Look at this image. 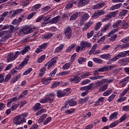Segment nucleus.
I'll list each match as a JSON object with an SVG mask.
<instances>
[{
	"label": "nucleus",
	"instance_id": "obj_49",
	"mask_svg": "<svg viewBox=\"0 0 129 129\" xmlns=\"http://www.w3.org/2000/svg\"><path fill=\"white\" fill-rule=\"evenodd\" d=\"M33 71V69L32 68H30L29 69H28V70H27L26 71H25L23 73V75L24 76H26V75H28V74H30V73H31V72H32Z\"/></svg>",
	"mask_w": 129,
	"mask_h": 129
},
{
	"label": "nucleus",
	"instance_id": "obj_51",
	"mask_svg": "<svg viewBox=\"0 0 129 129\" xmlns=\"http://www.w3.org/2000/svg\"><path fill=\"white\" fill-rule=\"evenodd\" d=\"M100 16L99 15V13L98 12H95L93 15L91 17V19H94V20H95L96 19H97V18H99Z\"/></svg>",
	"mask_w": 129,
	"mask_h": 129
},
{
	"label": "nucleus",
	"instance_id": "obj_48",
	"mask_svg": "<svg viewBox=\"0 0 129 129\" xmlns=\"http://www.w3.org/2000/svg\"><path fill=\"white\" fill-rule=\"evenodd\" d=\"M41 7H42V5H41V4H37L36 5H34L33 7H32V11H33L34 12L39 10V9H40V8H41Z\"/></svg>",
	"mask_w": 129,
	"mask_h": 129
},
{
	"label": "nucleus",
	"instance_id": "obj_10",
	"mask_svg": "<svg viewBox=\"0 0 129 129\" xmlns=\"http://www.w3.org/2000/svg\"><path fill=\"white\" fill-rule=\"evenodd\" d=\"M47 101L49 102H53L55 99V94L53 93H48L45 95Z\"/></svg>",
	"mask_w": 129,
	"mask_h": 129
},
{
	"label": "nucleus",
	"instance_id": "obj_56",
	"mask_svg": "<svg viewBox=\"0 0 129 129\" xmlns=\"http://www.w3.org/2000/svg\"><path fill=\"white\" fill-rule=\"evenodd\" d=\"M59 85H60V82H55L51 85V88H56V87L59 86Z\"/></svg>",
	"mask_w": 129,
	"mask_h": 129
},
{
	"label": "nucleus",
	"instance_id": "obj_42",
	"mask_svg": "<svg viewBox=\"0 0 129 129\" xmlns=\"http://www.w3.org/2000/svg\"><path fill=\"white\" fill-rule=\"evenodd\" d=\"M110 27V23H108L102 29V33H105L106 32V30L108 29Z\"/></svg>",
	"mask_w": 129,
	"mask_h": 129
},
{
	"label": "nucleus",
	"instance_id": "obj_34",
	"mask_svg": "<svg viewBox=\"0 0 129 129\" xmlns=\"http://www.w3.org/2000/svg\"><path fill=\"white\" fill-rule=\"evenodd\" d=\"M8 14H9V12L6 11V12H5L2 14V15L0 17V23H2V22H3L5 20V18H6V17H7V16H8Z\"/></svg>",
	"mask_w": 129,
	"mask_h": 129
},
{
	"label": "nucleus",
	"instance_id": "obj_25",
	"mask_svg": "<svg viewBox=\"0 0 129 129\" xmlns=\"http://www.w3.org/2000/svg\"><path fill=\"white\" fill-rule=\"evenodd\" d=\"M129 47V42L124 44H119L117 45V48L119 49H125V48H127Z\"/></svg>",
	"mask_w": 129,
	"mask_h": 129
},
{
	"label": "nucleus",
	"instance_id": "obj_9",
	"mask_svg": "<svg viewBox=\"0 0 129 129\" xmlns=\"http://www.w3.org/2000/svg\"><path fill=\"white\" fill-rule=\"evenodd\" d=\"M24 32H25V35H28L33 33L35 31V28H31L29 26H25L23 27Z\"/></svg>",
	"mask_w": 129,
	"mask_h": 129
},
{
	"label": "nucleus",
	"instance_id": "obj_35",
	"mask_svg": "<svg viewBox=\"0 0 129 129\" xmlns=\"http://www.w3.org/2000/svg\"><path fill=\"white\" fill-rule=\"evenodd\" d=\"M57 96H58V97H63V96H65V93L64 92V91H62L61 90H57Z\"/></svg>",
	"mask_w": 129,
	"mask_h": 129
},
{
	"label": "nucleus",
	"instance_id": "obj_52",
	"mask_svg": "<svg viewBox=\"0 0 129 129\" xmlns=\"http://www.w3.org/2000/svg\"><path fill=\"white\" fill-rule=\"evenodd\" d=\"M76 56H77V54L76 53H74L71 56V59H70V62H71V63H73V62L75 60V58H76Z\"/></svg>",
	"mask_w": 129,
	"mask_h": 129
},
{
	"label": "nucleus",
	"instance_id": "obj_12",
	"mask_svg": "<svg viewBox=\"0 0 129 129\" xmlns=\"http://www.w3.org/2000/svg\"><path fill=\"white\" fill-rule=\"evenodd\" d=\"M13 123L15 125H20V124H22L23 122L21 120L20 117L18 115L14 118Z\"/></svg>",
	"mask_w": 129,
	"mask_h": 129
},
{
	"label": "nucleus",
	"instance_id": "obj_20",
	"mask_svg": "<svg viewBox=\"0 0 129 129\" xmlns=\"http://www.w3.org/2000/svg\"><path fill=\"white\" fill-rule=\"evenodd\" d=\"M129 77H127L126 79H124L119 82V84L121 85V87H124L126 85L125 82H128Z\"/></svg>",
	"mask_w": 129,
	"mask_h": 129
},
{
	"label": "nucleus",
	"instance_id": "obj_27",
	"mask_svg": "<svg viewBox=\"0 0 129 129\" xmlns=\"http://www.w3.org/2000/svg\"><path fill=\"white\" fill-rule=\"evenodd\" d=\"M63 48H64V44H61L59 46L57 47L55 49V53H59L61 52L62 50H63Z\"/></svg>",
	"mask_w": 129,
	"mask_h": 129
},
{
	"label": "nucleus",
	"instance_id": "obj_63",
	"mask_svg": "<svg viewBox=\"0 0 129 129\" xmlns=\"http://www.w3.org/2000/svg\"><path fill=\"white\" fill-rule=\"evenodd\" d=\"M43 112H46V109H42L36 112V115H41V114H42Z\"/></svg>",
	"mask_w": 129,
	"mask_h": 129
},
{
	"label": "nucleus",
	"instance_id": "obj_60",
	"mask_svg": "<svg viewBox=\"0 0 129 129\" xmlns=\"http://www.w3.org/2000/svg\"><path fill=\"white\" fill-rule=\"evenodd\" d=\"M94 35V31L92 30L90 32H89L87 34V38L88 39H90V38H91L92 36Z\"/></svg>",
	"mask_w": 129,
	"mask_h": 129
},
{
	"label": "nucleus",
	"instance_id": "obj_17",
	"mask_svg": "<svg viewBox=\"0 0 129 129\" xmlns=\"http://www.w3.org/2000/svg\"><path fill=\"white\" fill-rule=\"evenodd\" d=\"M89 3V0H80L78 3V7L80 8L87 5Z\"/></svg>",
	"mask_w": 129,
	"mask_h": 129
},
{
	"label": "nucleus",
	"instance_id": "obj_15",
	"mask_svg": "<svg viewBox=\"0 0 129 129\" xmlns=\"http://www.w3.org/2000/svg\"><path fill=\"white\" fill-rule=\"evenodd\" d=\"M92 24H93V22H92L91 20H89L88 22L85 23V26L83 28V30L84 31H86V30L89 29V28H90Z\"/></svg>",
	"mask_w": 129,
	"mask_h": 129
},
{
	"label": "nucleus",
	"instance_id": "obj_28",
	"mask_svg": "<svg viewBox=\"0 0 129 129\" xmlns=\"http://www.w3.org/2000/svg\"><path fill=\"white\" fill-rule=\"evenodd\" d=\"M116 94L117 93L116 92H114L113 94H112L108 98V101L109 102H111V101H113V99H114V98L115 96H116Z\"/></svg>",
	"mask_w": 129,
	"mask_h": 129
},
{
	"label": "nucleus",
	"instance_id": "obj_3",
	"mask_svg": "<svg viewBox=\"0 0 129 129\" xmlns=\"http://www.w3.org/2000/svg\"><path fill=\"white\" fill-rule=\"evenodd\" d=\"M118 31V29H113L108 34V37H111V38H109L110 41H112L113 42L114 41H115V39L116 38H117V35L114 34V33H116V32Z\"/></svg>",
	"mask_w": 129,
	"mask_h": 129
},
{
	"label": "nucleus",
	"instance_id": "obj_61",
	"mask_svg": "<svg viewBox=\"0 0 129 129\" xmlns=\"http://www.w3.org/2000/svg\"><path fill=\"white\" fill-rule=\"evenodd\" d=\"M24 35H26V32L24 30V28H22L18 33V35L20 36H23Z\"/></svg>",
	"mask_w": 129,
	"mask_h": 129
},
{
	"label": "nucleus",
	"instance_id": "obj_45",
	"mask_svg": "<svg viewBox=\"0 0 129 129\" xmlns=\"http://www.w3.org/2000/svg\"><path fill=\"white\" fill-rule=\"evenodd\" d=\"M91 75H92V74L91 72H86L84 74H83L81 76V78L84 79V78H87L88 76H90Z\"/></svg>",
	"mask_w": 129,
	"mask_h": 129
},
{
	"label": "nucleus",
	"instance_id": "obj_16",
	"mask_svg": "<svg viewBox=\"0 0 129 129\" xmlns=\"http://www.w3.org/2000/svg\"><path fill=\"white\" fill-rule=\"evenodd\" d=\"M103 102H104V97H101L98 99V100H97L96 101L94 105L95 106H98V105H99V104H101L103 103Z\"/></svg>",
	"mask_w": 129,
	"mask_h": 129
},
{
	"label": "nucleus",
	"instance_id": "obj_11",
	"mask_svg": "<svg viewBox=\"0 0 129 129\" xmlns=\"http://www.w3.org/2000/svg\"><path fill=\"white\" fill-rule=\"evenodd\" d=\"M51 81H52V78L51 77H44L41 80L42 84H44V85H48V84H49Z\"/></svg>",
	"mask_w": 129,
	"mask_h": 129
},
{
	"label": "nucleus",
	"instance_id": "obj_31",
	"mask_svg": "<svg viewBox=\"0 0 129 129\" xmlns=\"http://www.w3.org/2000/svg\"><path fill=\"white\" fill-rule=\"evenodd\" d=\"M68 74H70V71H63L59 73L58 74H57L56 75L57 76H63L64 75H68Z\"/></svg>",
	"mask_w": 129,
	"mask_h": 129
},
{
	"label": "nucleus",
	"instance_id": "obj_40",
	"mask_svg": "<svg viewBox=\"0 0 129 129\" xmlns=\"http://www.w3.org/2000/svg\"><path fill=\"white\" fill-rule=\"evenodd\" d=\"M119 122L118 120H116L113 122H112L109 125V127L111 128L112 127H114L116 126V125H118Z\"/></svg>",
	"mask_w": 129,
	"mask_h": 129
},
{
	"label": "nucleus",
	"instance_id": "obj_36",
	"mask_svg": "<svg viewBox=\"0 0 129 129\" xmlns=\"http://www.w3.org/2000/svg\"><path fill=\"white\" fill-rule=\"evenodd\" d=\"M119 64L122 65V66H125L126 65V59L121 58L118 60Z\"/></svg>",
	"mask_w": 129,
	"mask_h": 129
},
{
	"label": "nucleus",
	"instance_id": "obj_14",
	"mask_svg": "<svg viewBox=\"0 0 129 129\" xmlns=\"http://www.w3.org/2000/svg\"><path fill=\"white\" fill-rule=\"evenodd\" d=\"M89 18V15L88 14H85L83 16L82 18L80 19V22L81 24H84Z\"/></svg>",
	"mask_w": 129,
	"mask_h": 129
},
{
	"label": "nucleus",
	"instance_id": "obj_7",
	"mask_svg": "<svg viewBox=\"0 0 129 129\" xmlns=\"http://www.w3.org/2000/svg\"><path fill=\"white\" fill-rule=\"evenodd\" d=\"M64 33L66 37H67L68 39H70L72 36V29L71 27H66L64 30Z\"/></svg>",
	"mask_w": 129,
	"mask_h": 129
},
{
	"label": "nucleus",
	"instance_id": "obj_2",
	"mask_svg": "<svg viewBox=\"0 0 129 129\" xmlns=\"http://www.w3.org/2000/svg\"><path fill=\"white\" fill-rule=\"evenodd\" d=\"M126 56H129L128 53H127V50L119 53V54L116 55L114 58L110 59L107 64H111V63L115 62L116 60H118L120 58H123L124 57H126Z\"/></svg>",
	"mask_w": 129,
	"mask_h": 129
},
{
	"label": "nucleus",
	"instance_id": "obj_30",
	"mask_svg": "<svg viewBox=\"0 0 129 129\" xmlns=\"http://www.w3.org/2000/svg\"><path fill=\"white\" fill-rule=\"evenodd\" d=\"M46 70L47 69L45 67H43L42 69H40V73L38 74L39 77H43Z\"/></svg>",
	"mask_w": 129,
	"mask_h": 129
},
{
	"label": "nucleus",
	"instance_id": "obj_1",
	"mask_svg": "<svg viewBox=\"0 0 129 129\" xmlns=\"http://www.w3.org/2000/svg\"><path fill=\"white\" fill-rule=\"evenodd\" d=\"M30 50L31 47L27 46L22 51H16L15 54L13 52H10L7 56V60L8 62H13V61H15L18 58L19 55H25L26 53L29 52Z\"/></svg>",
	"mask_w": 129,
	"mask_h": 129
},
{
	"label": "nucleus",
	"instance_id": "obj_21",
	"mask_svg": "<svg viewBox=\"0 0 129 129\" xmlns=\"http://www.w3.org/2000/svg\"><path fill=\"white\" fill-rule=\"evenodd\" d=\"M70 81L72 82H74V83H78L80 82V77L78 76H76L74 78L70 79Z\"/></svg>",
	"mask_w": 129,
	"mask_h": 129
},
{
	"label": "nucleus",
	"instance_id": "obj_41",
	"mask_svg": "<svg viewBox=\"0 0 129 129\" xmlns=\"http://www.w3.org/2000/svg\"><path fill=\"white\" fill-rule=\"evenodd\" d=\"M27 94H28V91H27V90L24 91L18 97V100H20V99H22V98H23V97H25V96H26V95H27Z\"/></svg>",
	"mask_w": 129,
	"mask_h": 129
},
{
	"label": "nucleus",
	"instance_id": "obj_43",
	"mask_svg": "<svg viewBox=\"0 0 129 129\" xmlns=\"http://www.w3.org/2000/svg\"><path fill=\"white\" fill-rule=\"evenodd\" d=\"M23 12V9H18L17 10H15L13 12L12 17H15V16H17V15H19L20 13H22Z\"/></svg>",
	"mask_w": 129,
	"mask_h": 129
},
{
	"label": "nucleus",
	"instance_id": "obj_32",
	"mask_svg": "<svg viewBox=\"0 0 129 129\" xmlns=\"http://www.w3.org/2000/svg\"><path fill=\"white\" fill-rule=\"evenodd\" d=\"M101 26H102L101 22H98L95 26V31H98V30H99L101 27Z\"/></svg>",
	"mask_w": 129,
	"mask_h": 129
},
{
	"label": "nucleus",
	"instance_id": "obj_50",
	"mask_svg": "<svg viewBox=\"0 0 129 129\" xmlns=\"http://www.w3.org/2000/svg\"><path fill=\"white\" fill-rule=\"evenodd\" d=\"M68 103H69L70 106H75L77 104V102L70 100L68 102Z\"/></svg>",
	"mask_w": 129,
	"mask_h": 129
},
{
	"label": "nucleus",
	"instance_id": "obj_59",
	"mask_svg": "<svg viewBox=\"0 0 129 129\" xmlns=\"http://www.w3.org/2000/svg\"><path fill=\"white\" fill-rule=\"evenodd\" d=\"M51 120H52V117H48L45 120V121L43 122L44 125H46V124H48V123H49V122H50Z\"/></svg>",
	"mask_w": 129,
	"mask_h": 129
},
{
	"label": "nucleus",
	"instance_id": "obj_23",
	"mask_svg": "<svg viewBox=\"0 0 129 129\" xmlns=\"http://www.w3.org/2000/svg\"><path fill=\"white\" fill-rule=\"evenodd\" d=\"M87 58L81 56L78 59V62L79 64H82L83 63H85V61H87Z\"/></svg>",
	"mask_w": 129,
	"mask_h": 129
},
{
	"label": "nucleus",
	"instance_id": "obj_44",
	"mask_svg": "<svg viewBox=\"0 0 129 129\" xmlns=\"http://www.w3.org/2000/svg\"><path fill=\"white\" fill-rule=\"evenodd\" d=\"M78 17V13H75L70 18V21H75Z\"/></svg>",
	"mask_w": 129,
	"mask_h": 129
},
{
	"label": "nucleus",
	"instance_id": "obj_4",
	"mask_svg": "<svg viewBox=\"0 0 129 129\" xmlns=\"http://www.w3.org/2000/svg\"><path fill=\"white\" fill-rule=\"evenodd\" d=\"M117 68V64H113L111 66H106L100 69H99V71H100V72H104V71H108L109 70H115Z\"/></svg>",
	"mask_w": 129,
	"mask_h": 129
},
{
	"label": "nucleus",
	"instance_id": "obj_62",
	"mask_svg": "<svg viewBox=\"0 0 129 129\" xmlns=\"http://www.w3.org/2000/svg\"><path fill=\"white\" fill-rule=\"evenodd\" d=\"M12 24H13V25H15V26H16V27H18V26L20 25V23H19V22H18L17 19H14L12 21Z\"/></svg>",
	"mask_w": 129,
	"mask_h": 129
},
{
	"label": "nucleus",
	"instance_id": "obj_39",
	"mask_svg": "<svg viewBox=\"0 0 129 129\" xmlns=\"http://www.w3.org/2000/svg\"><path fill=\"white\" fill-rule=\"evenodd\" d=\"M46 59V55H42L40 57H39L37 61V63L40 64V63H42L44 60Z\"/></svg>",
	"mask_w": 129,
	"mask_h": 129
},
{
	"label": "nucleus",
	"instance_id": "obj_13",
	"mask_svg": "<svg viewBox=\"0 0 129 129\" xmlns=\"http://www.w3.org/2000/svg\"><path fill=\"white\" fill-rule=\"evenodd\" d=\"M118 114V113H117V112H114L109 117V120L111 121L112 120H115L116 119H117Z\"/></svg>",
	"mask_w": 129,
	"mask_h": 129
},
{
	"label": "nucleus",
	"instance_id": "obj_33",
	"mask_svg": "<svg viewBox=\"0 0 129 129\" xmlns=\"http://www.w3.org/2000/svg\"><path fill=\"white\" fill-rule=\"evenodd\" d=\"M57 71L58 69H54L52 71L50 72V74L49 75V77H50L51 79L53 78V77H54V76H55L56 75V73H57Z\"/></svg>",
	"mask_w": 129,
	"mask_h": 129
},
{
	"label": "nucleus",
	"instance_id": "obj_54",
	"mask_svg": "<svg viewBox=\"0 0 129 129\" xmlns=\"http://www.w3.org/2000/svg\"><path fill=\"white\" fill-rule=\"evenodd\" d=\"M103 77V76H97L95 77H90V79L91 80H97V79H101Z\"/></svg>",
	"mask_w": 129,
	"mask_h": 129
},
{
	"label": "nucleus",
	"instance_id": "obj_26",
	"mask_svg": "<svg viewBox=\"0 0 129 129\" xmlns=\"http://www.w3.org/2000/svg\"><path fill=\"white\" fill-rule=\"evenodd\" d=\"M40 108L41 104L40 103H37L33 107V109L34 111H38V110H40Z\"/></svg>",
	"mask_w": 129,
	"mask_h": 129
},
{
	"label": "nucleus",
	"instance_id": "obj_22",
	"mask_svg": "<svg viewBox=\"0 0 129 129\" xmlns=\"http://www.w3.org/2000/svg\"><path fill=\"white\" fill-rule=\"evenodd\" d=\"M60 19V16H56L49 21V24H57Z\"/></svg>",
	"mask_w": 129,
	"mask_h": 129
},
{
	"label": "nucleus",
	"instance_id": "obj_64",
	"mask_svg": "<svg viewBox=\"0 0 129 129\" xmlns=\"http://www.w3.org/2000/svg\"><path fill=\"white\" fill-rule=\"evenodd\" d=\"M121 42H122L123 43H127V42H129V36L122 39Z\"/></svg>",
	"mask_w": 129,
	"mask_h": 129
},
{
	"label": "nucleus",
	"instance_id": "obj_58",
	"mask_svg": "<svg viewBox=\"0 0 129 129\" xmlns=\"http://www.w3.org/2000/svg\"><path fill=\"white\" fill-rule=\"evenodd\" d=\"M49 23H50V21L49 20L46 19L41 24V27H46Z\"/></svg>",
	"mask_w": 129,
	"mask_h": 129
},
{
	"label": "nucleus",
	"instance_id": "obj_47",
	"mask_svg": "<svg viewBox=\"0 0 129 129\" xmlns=\"http://www.w3.org/2000/svg\"><path fill=\"white\" fill-rule=\"evenodd\" d=\"M126 117H127V115H126V114L123 115L120 118L119 123H120L121 122H123V121H124V120H125V119H126Z\"/></svg>",
	"mask_w": 129,
	"mask_h": 129
},
{
	"label": "nucleus",
	"instance_id": "obj_6",
	"mask_svg": "<svg viewBox=\"0 0 129 129\" xmlns=\"http://www.w3.org/2000/svg\"><path fill=\"white\" fill-rule=\"evenodd\" d=\"M57 63V58L53 57L52 58L49 62L46 63L44 66L45 67H47V69L50 70L51 68L53 67Z\"/></svg>",
	"mask_w": 129,
	"mask_h": 129
},
{
	"label": "nucleus",
	"instance_id": "obj_53",
	"mask_svg": "<svg viewBox=\"0 0 129 129\" xmlns=\"http://www.w3.org/2000/svg\"><path fill=\"white\" fill-rule=\"evenodd\" d=\"M93 61H94V62H95L96 63H97L98 64H101L102 63V59L97 58L96 57H94L93 58Z\"/></svg>",
	"mask_w": 129,
	"mask_h": 129
},
{
	"label": "nucleus",
	"instance_id": "obj_19",
	"mask_svg": "<svg viewBox=\"0 0 129 129\" xmlns=\"http://www.w3.org/2000/svg\"><path fill=\"white\" fill-rule=\"evenodd\" d=\"M100 58L101 59H106V60H109L111 58V55L109 53L101 54L100 55Z\"/></svg>",
	"mask_w": 129,
	"mask_h": 129
},
{
	"label": "nucleus",
	"instance_id": "obj_18",
	"mask_svg": "<svg viewBox=\"0 0 129 129\" xmlns=\"http://www.w3.org/2000/svg\"><path fill=\"white\" fill-rule=\"evenodd\" d=\"M88 100H89V97H87L84 99L81 98L79 100L78 103L80 105H83V104H84V103H85Z\"/></svg>",
	"mask_w": 129,
	"mask_h": 129
},
{
	"label": "nucleus",
	"instance_id": "obj_46",
	"mask_svg": "<svg viewBox=\"0 0 129 129\" xmlns=\"http://www.w3.org/2000/svg\"><path fill=\"white\" fill-rule=\"evenodd\" d=\"M128 13V11L126 10H123L120 13L119 16L120 17H124V16H126Z\"/></svg>",
	"mask_w": 129,
	"mask_h": 129
},
{
	"label": "nucleus",
	"instance_id": "obj_8",
	"mask_svg": "<svg viewBox=\"0 0 129 129\" xmlns=\"http://www.w3.org/2000/svg\"><path fill=\"white\" fill-rule=\"evenodd\" d=\"M81 50H84L85 48H89L91 47V43L88 41H82L80 44Z\"/></svg>",
	"mask_w": 129,
	"mask_h": 129
},
{
	"label": "nucleus",
	"instance_id": "obj_55",
	"mask_svg": "<svg viewBox=\"0 0 129 129\" xmlns=\"http://www.w3.org/2000/svg\"><path fill=\"white\" fill-rule=\"evenodd\" d=\"M120 24H121V20H118L117 22L114 23V24L113 25V27L117 28V27H119Z\"/></svg>",
	"mask_w": 129,
	"mask_h": 129
},
{
	"label": "nucleus",
	"instance_id": "obj_37",
	"mask_svg": "<svg viewBox=\"0 0 129 129\" xmlns=\"http://www.w3.org/2000/svg\"><path fill=\"white\" fill-rule=\"evenodd\" d=\"M112 92V90L111 89L107 90L103 93V96H105V97L109 96V95L111 94Z\"/></svg>",
	"mask_w": 129,
	"mask_h": 129
},
{
	"label": "nucleus",
	"instance_id": "obj_5",
	"mask_svg": "<svg viewBox=\"0 0 129 129\" xmlns=\"http://www.w3.org/2000/svg\"><path fill=\"white\" fill-rule=\"evenodd\" d=\"M49 46V43H44L38 46V47L35 50V52L36 54H40L41 52H43L44 50L47 49V47Z\"/></svg>",
	"mask_w": 129,
	"mask_h": 129
},
{
	"label": "nucleus",
	"instance_id": "obj_29",
	"mask_svg": "<svg viewBox=\"0 0 129 129\" xmlns=\"http://www.w3.org/2000/svg\"><path fill=\"white\" fill-rule=\"evenodd\" d=\"M72 63H71V62H67L66 64H64L62 68V70H68V69H69V68H70V67H71V64Z\"/></svg>",
	"mask_w": 129,
	"mask_h": 129
},
{
	"label": "nucleus",
	"instance_id": "obj_38",
	"mask_svg": "<svg viewBox=\"0 0 129 129\" xmlns=\"http://www.w3.org/2000/svg\"><path fill=\"white\" fill-rule=\"evenodd\" d=\"M107 88H108V84L104 85L103 86L100 87L99 91L100 92H103V91H105Z\"/></svg>",
	"mask_w": 129,
	"mask_h": 129
},
{
	"label": "nucleus",
	"instance_id": "obj_57",
	"mask_svg": "<svg viewBox=\"0 0 129 129\" xmlns=\"http://www.w3.org/2000/svg\"><path fill=\"white\" fill-rule=\"evenodd\" d=\"M75 46H76V44H72L70 46H69L67 49V52H70V51H72V50H73V49L75 48Z\"/></svg>",
	"mask_w": 129,
	"mask_h": 129
},
{
	"label": "nucleus",
	"instance_id": "obj_24",
	"mask_svg": "<svg viewBox=\"0 0 129 129\" xmlns=\"http://www.w3.org/2000/svg\"><path fill=\"white\" fill-rule=\"evenodd\" d=\"M18 107H19V103H18L17 102H14L12 104L11 107V110H12V111L14 110H17Z\"/></svg>",
	"mask_w": 129,
	"mask_h": 129
}]
</instances>
